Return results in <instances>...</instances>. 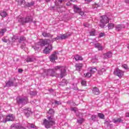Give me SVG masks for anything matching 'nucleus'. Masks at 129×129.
<instances>
[{
  "label": "nucleus",
  "instance_id": "nucleus-1",
  "mask_svg": "<svg viewBox=\"0 0 129 129\" xmlns=\"http://www.w3.org/2000/svg\"><path fill=\"white\" fill-rule=\"evenodd\" d=\"M51 40L50 39H45L40 40L38 42L36 43L34 46H32V48H34L35 51H39L40 47H44L46 45H48L47 47H45L43 50L44 54H49L51 51H52V44H50Z\"/></svg>",
  "mask_w": 129,
  "mask_h": 129
},
{
  "label": "nucleus",
  "instance_id": "nucleus-2",
  "mask_svg": "<svg viewBox=\"0 0 129 129\" xmlns=\"http://www.w3.org/2000/svg\"><path fill=\"white\" fill-rule=\"evenodd\" d=\"M60 71V78H63L64 76H66V69L65 67L61 66H57L54 67L53 69H50L47 70V73L48 76H52L54 77L56 75V71Z\"/></svg>",
  "mask_w": 129,
  "mask_h": 129
},
{
  "label": "nucleus",
  "instance_id": "nucleus-3",
  "mask_svg": "<svg viewBox=\"0 0 129 129\" xmlns=\"http://www.w3.org/2000/svg\"><path fill=\"white\" fill-rule=\"evenodd\" d=\"M43 124L46 128H50L55 124V118L54 116L51 115L47 117V119H45L43 120Z\"/></svg>",
  "mask_w": 129,
  "mask_h": 129
},
{
  "label": "nucleus",
  "instance_id": "nucleus-4",
  "mask_svg": "<svg viewBox=\"0 0 129 129\" xmlns=\"http://www.w3.org/2000/svg\"><path fill=\"white\" fill-rule=\"evenodd\" d=\"M17 103L20 105H26L29 102V99L27 97L18 96L16 98Z\"/></svg>",
  "mask_w": 129,
  "mask_h": 129
},
{
  "label": "nucleus",
  "instance_id": "nucleus-5",
  "mask_svg": "<svg viewBox=\"0 0 129 129\" xmlns=\"http://www.w3.org/2000/svg\"><path fill=\"white\" fill-rule=\"evenodd\" d=\"M19 23H21L22 25H25L26 23H31L33 22V17L27 16L25 18H20L18 20Z\"/></svg>",
  "mask_w": 129,
  "mask_h": 129
},
{
  "label": "nucleus",
  "instance_id": "nucleus-6",
  "mask_svg": "<svg viewBox=\"0 0 129 129\" xmlns=\"http://www.w3.org/2000/svg\"><path fill=\"white\" fill-rule=\"evenodd\" d=\"M100 23L99 26L101 28H104L105 27V24L109 23V20H108V17L106 16H103L101 17Z\"/></svg>",
  "mask_w": 129,
  "mask_h": 129
},
{
  "label": "nucleus",
  "instance_id": "nucleus-7",
  "mask_svg": "<svg viewBox=\"0 0 129 129\" xmlns=\"http://www.w3.org/2000/svg\"><path fill=\"white\" fill-rule=\"evenodd\" d=\"M113 74L118 76L119 78H121L123 76V72L119 69H116L113 72Z\"/></svg>",
  "mask_w": 129,
  "mask_h": 129
},
{
  "label": "nucleus",
  "instance_id": "nucleus-8",
  "mask_svg": "<svg viewBox=\"0 0 129 129\" xmlns=\"http://www.w3.org/2000/svg\"><path fill=\"white\" fill-rule=\"evenodd\" d=\"M12 86H18V83H16L15 81L9 80L6 84V87H12Z\"/></svg>",
  "mask_w": 129,
  "mask_h": 129
},
{
  "label": "nucleus",
  "instance_id": "nucleus-9",
  "mask_svg": "<svg viewBox=\"0 0 129 129\" xmlns=\"http://www.w3.org/2000/svg\"><path fill=\"white\" fill-rule=\"evenodd\" d=\"M58 54H59V53L56 51L53 52L51 56H49L50 61H51V62H54L55 60H57V59H58V56H57Z\"/></svg>",
  "mask_w": 129,
  "mask_h": 129
},
{
  "label": "nucleus",
  "instance_id": "nucleus-10",
  "mask_svg": "<svg viewBox=\"0 0 129 129\" xmlns=\"http://www.w3.org/2000/svg\"><path fill=\"white\" fill-rule=\"evenodd\" d=\"M112 57V52L111 51H108L103 55V59H109Z\"/></svg>",
  "mask_w": 129,
  "mask_h": 129
},
{
  "label": "nucleus",
  "instance_id": "nucleus-11",
  "mask_svg": "<svg viewBox=\"0 0 129 129\" xmlns=\"http://www.w3.org/2000/svg\"><path fill=\"white\" fill-rule=\"evenodd\" d=\"M25 126L29 129H38V126H36L35 124L33 123H27L25 124Z\"/></svg>",
  "mask_w": 129,
  "mask_h": 129
},
{
  "label": "nucleus",
  "instance_id": "nucleus-12",
  "mask_svg": "<svg viewBox=\"0 0 129 129\" xmlns=\"http://www.w3.org/2000/svg\"><path fill=\"white\" fill-rule=\"evenodd\" d=\"M6 122L7 121H13L15 119V116L13 114H9L8 115L6 116Z\"/></svg>",
  "mask_w": 129,
  "mask_h": 129
},
{
  "label": "nucleus",
  "instance_id": "nucleus-13",
  "mask_svg": "<svg viewBox=\"0 0 129 129\" xmlns=\"http://www.w3.org/2000/svg\"><path fill=\"white\" fill-rule=\"evenodd\" d=\"M12 128L15 129H26V127L23 126L22 125H19L18 124H15L12 125Z\"/></svg>",
  "mask_w": 129,
  "mask_h": 129
},
{
  "label": "nucleus",
  "instance_id": "nucleus-14",
  "mask_svg": "<svg viewBox=\"0 0 129 129\" xmlns=\"http://www.w3.org/2000/svg\"><path fill=\"white\" fill-rule=\"evenodd\" d=\"M68 37V36L66 34H60L59 35H57L56 37V40H64V39H67Z\"/></svg>",
  "mask_w": 129,
  "mask_h": 129
},
{
  "label": "nucleus",
  "instance_id": "nucleus-15",
  "mask_svg": "<svg viewBox=\"0 0 129 129\" xmlns=\"http://www.w3.org/2000/svg\"><path fill=\"white\" fill-rule=\"evenodd\" d=\"M92 92L93 94H95L96 95H99V93H100L99 89H98L97 87H94L92 89Z\"/></svg>",
  "mask_w": 129,
  "mask_h": 129
},
{
  "label": "nucleus",
  "instance_id": "nucleus-16",
  "mask_svg": "<svg viewBox=\"0 0 129 129\" xmlns=\"http://www.w3.org/2000/svg\"><path fill=\"white\" fill-rule=\"evenodd\" d=\"M42 36H43V37H45V38H52L53 37V35H51L50 33H47L46 32H44L42 33Z\"/></svg>",
  "mask_w": 129,
  "mask_h": 129
},
{
  "label": "nucleus",
  "instance_id": "nucleus-17",
  "mask_svg": "<svg viewBox=\"0 0 129 129\" xmlns=\"http://www.w3.org/2000/svg\"><path fill=\"white\" fill-rule=\"evenodd\" d=\"M75 67L76 68V70L80 71V70L82 69V67H83V64L82 63H77L75 65Z\"/></svg>",
  "mask_w": 129,
  "mask_h": 129
},
{
  "label": "nucleus",
  "instance_id": "nucleus-18",
  "mask_svg": "<svg viewBox=\"0 0 129 129\" xmlns=\"http://www.w3.org/2000/svg\"><path fill=\"white\" fill-rule=\"evenodd\" d=\"M123 28H124L123 25L119 24L115 26V30L116 31H117V32H119V31H120L121 29H123Z\"/></svg>",
  "mask_w": 129,
  "mask_h": 129
},
{
  "label": "nucleus",
  "instance_id": "nucleus-19",
  "mask_svg": "<svg viewBox=\"0 0 129 129\" xmlns=\"http://www.w3.org/2000/svg\"><path fill=\"white\" fill-rule=\"evenodd\" d=\"M24 113L27 117H29L30 116V115L31 114V109L28 108L27 109L24 110Z\"/></svg>",
  "mask_w": 129,
  "mask_h": 129
},
{
  "label": "nucleus",
  "instance_id": "nucleus-20",
  "mask_svg": "<svg viewBox=\"0 0 129 129\" xmlns=\"http://www.w3.org/2000/svg\"><path fill=\"white\" fill-rule=\"evenodd\" d=\"M112 121L114 123H120V122H122L123 121L121 118H118L117 119H113Z\"/></svg>",
  "mask_w": 129,
  "mask_h": 129
},
{
  "label": "nucleus",
  "instance_id": "nucleus-21",
  "mask_svg": "<svg viewBox=\"0 0 129 129\" xmlns=\"http://www.w3.org/2000/svg\"><path fill=\"white\" fill-rule=\"evenodd\" d=\"M67 83H68V82L66 80H62V81L60 83H59V86H65V85H67Z\"/></svg>",
  "mask_w": 129,
  "mask_h": 129
},
{
  "label": "nucleus",
  "instance_id": "nucleus-22",
  "mask_svg": "<svg viewBox=\"0 0 129 129\" xmlns=\"http://www.w3.org/2000/svg\"><path fill=\"white\" fill-rule=\"evenodd\" d=\"M94 46L95 48H97L99 51H102V46L100 43H96Z\"/></svg>",
  "mask_w": 129,
  "mask_h": 129
},
{
  "label": "nucleus",
  "instance_id": "nucleus-23",
  "mask_svg": "<svg viewBox=\"0 0 129 129\" xmlns=\"http://www.w3.org/2000/svg\"><path fill=\"white\" fill-rule=\"evenodd\" d=\"M74 58H75L76 61H79V60L82 61V60H83L82 56H81L78 54L75 55Z\"/></svg>",
  "mask_w": 129,
  "mask_h": 129
},
{
  "label": "nucleus",
  "instance_id": "nucleus-24",
  "mask_svg": "<svg viewBox=\"0 0 129 129\" xmlns=\"http://www.w3.org/2000/svg\"><path fill=\"white\" fill-rule=\"evenodd\" d=\"M0 120L2 122H7L6 116L3 114H0Z\"/></svg>",
  "mask_w": 129,
  "mask_h": 129
},
{
  "label": "nucleus",
  "instance_id": "nucleus-25",
  "mask_svg": "<svg viewBox=\"0 0 129 129\" xmlns=\"http://www.w3.org/2000/svg\"><path fill=\"white\" fill-rule=\"evenodd\" d=\"M81 9L77 6V5H74V11L75 13H78L79 12H80Z\"/></svg>",
  "mask_w": 129,
  "mask_h": 129
},
{
  "label": "nucleus",
  "instance_id": "nucleus-26",
  "mask_svg": "<svg viewBox=\"0 0 129 129\" xmlns=\"http://www.w3.org/2000/svg\"><path fill=\"white\" fill-rule=\"evenodd\" d=\"M36 59L34 57H28L26 58V62H34Z\"/></svg>",
  "mask_w": 129,
  "mask_h": 129
},
{
  "label": "nucleus",
  "instance_id": "nucleus-27",
  "mask_svg": "<svg viewBox=\"0 0 129 129\" xmlns=\"http://www.w3.org/2000/svg\"><path fill=\"white\" fill-rule=\"evenodd\" d=\"M105 71H106V70L105 69V68H103L100 69L98 71V73L100 75H102L103 74V72H105Z\"/></svg>",
  "mask_w": 129,
  "mask_h": 129
},
{
  "label": "nucleus",
  "instance_id": "nucleus-28",
  "mask_svg": "<svg viewBox=\"0 0 129 129\" xmlns=\"http://www.w3.org/2000/svg\"><path fill=\"white\" fill-rule=\"evenodd\" d=\"M41 76L45 78V77H47V76H49V75L48 74V70H45L44 72L42 74Z\"/></svg>",
  "mask_w": 129,
  "mask_h": 129
},
{
  "label": "nucleus",
  "instance_id": "nucleus-29",
  "mask_svg": "<svg viewBox=\"0 0 129 129\" xmlns=\"http://www.w3.org/2000/svg\"><path fill=\"white\" fill-rule=\"evenodd\" d=\"M107 27L108 30H112L114 28V24L113 23H108Z\"/></svg>",
  "mask_w": 129,
  "mask_h": 129
},
{
  "label": "nucleus",
  "instance_id": "nucleus-30",
  "mask_svg": "<svg viewBox=\"0 0 129 129\" xmlns=\"http://www.w3.org/2000/svg\"><path fill=\"white\" fill-rule=\"evenodd\" d=\"M47 113H48V114H50V115L54 116V113H55V111L54 110V109L50 108L47 111Z\"/></svg>",
  "mask_w": 129,
  "mask_h": 129
},
{
  "label": "nucleus",
  "instance_id": "nucleus-31",
  "mask_svg": "<svg viewBox=\"0 0 129 129\" xmlns=\"http://www.w3.org/2000/svg\"><path fill=\"white\" fill-rule=\"evenodd\" d=\"M26 40V37L24 36H21L19 39H18V42L19 43H22V42H24Z\"/></svg>",
  "mask_w": 129,
  "mask_h": 129
},
{
  "label": "nucleus",
  "instance_id": "nucleus-32",
  "mask_svg": "<svg viewBox=\"0 0 129 129\" xmlns=\"http://www.w3.org/2000/svg\"><path fill=\"white\" fill-rule=\"evenodd\" d=\"M6 32H7V29L6 28L2 29L0 30V36H4Z\"/></svg>",
  "mask_w": 129,
  "mask_h": 129
},
{
  "label": "nucleus",
  "instance_id": "nucleus-33",
  "mask_svg": "<svg viewBox=\"0 0 129 129\" xmlns=\"http://www.w3.org/2000/svg\"><path fill=\"white\" fill-rule=\"evenodd\" d=\"M34 5H35V2H34V1H32L30 3H28L25 4L26 6L28 7V8H30V7H32L33 6H34Z\"/></svg>",
  "mask_w": 129,
  "mask_h": 129
},
{
  "label": "nucleus",
  "instance_id": "nucleus-34",
  "mask_svg": "<svg viewBox=\"0 0 129 129\" xmlns=\"http://www.w3.org/2000/svg\"><path fill=\"white\" fill-rule=\"evenodd\" d=\"M97 71V69H96V68H91L90 70V72L91 73V74H93L95 72Z\"/></svg>",
  "mask_w": 129,
  "mask_h": 129
},
{
  "label": "nucleus",
  "instance_id": "nucleus-35",
  "mask_svg": "<svg viewBox=\"0 0 129 129\" xmlns=\"http://www.w3.org/2000/svg\"><path fill=\"white\" fill-rule=\"evenodd\" d=\"M12 42H16V41H17V40H19V36H14L12 38Z\"/></svg>",
  "mask_w": 129,
  "mask_h": 129
},
{
  "label": "nucleus",
  "instance_id": "nucleus-36",
  "mask_svg": "<svg viewBox=\"0 0 129 129\" xmlns=\"http://www.w3.org/2000/svg\"><path fill=\"white\" fill-rule=\"evenodd\" d=\"M25 4H26V1H25V0H20L18 2V4L19 5V6H22V5H25Z\"/></svg>",
  "mask_w": 129,
  "mask_h": 129
},
{
  "label": "nucleus",
  "instance_id": "nucleus-37",
  "mask_svg": "<svg viewBox=\"0 0 129 129\" xmlns=\"http://www.w3.org/2000/svg\"><path fill=\"white\" fill-rule=\"evenodd\" d=\"M0 15L1 17H2L3 18H6V17H7V12H3L0 13Z\"/></svg>",
  "mask_w": 129,
  "mask_h": 129
},
{
  "label": "nucleus",
  "instance_id": "nucleus-38",
  "mask_svg": "<svg viewBox=\"0 0 129 129\" xmlns=\"http://www.w3.org/2000/svg\"><path fill=\"white\" fill-rule=\"evenodd\" d=\"M98 117H99L100 118H101L102 119H104V115L101 113H99L98 114Z\"/></svg>",
  "mask_w": 129,
  "mask_h": 129
},
{
  "label": "nucleus",
  "instance_id": "nucleus-39",
  "mask_svg": "<svg viewBox=\"0 0 129 129\" xmlns=\"http://www.w3.org/2000/svg\"><path fill=\"white\" fill-rule=\"evenodd\" d=\"M96 115H92L91 117V120H92V121H95L96 119Z\"/></svg>",
  "mask_w": 129,
  "mask_h": 129
},
{
  "label": "nucleus",
  "instance_id": "nucleus-40",
  "mask_svg": "<svg viewBox=\"0 0 129 129\" xmlns=\"http://www.w3.org/2000/svg\"><path fill=\"white\" fill-rule=\"evenodd\" d=\"M90 36H95V30L93 29L90 32Z\"/></svg>",
  "mask_w": 129,
  "mask_h": 129
},
{
  "label": "nucleus",
  "instance_id": "nucleus-41",
  "mask_svg": "<svg viewBox=\"0 0 129 129\" xmlns=\"http://www.w3.org/2000/svg\"><path fill=\"white\" fill-rule=\"evenodd\" d=\"M83 121H84V119L83 118H80V119L77 120V122L80 124H81Z\"/></svg>",
  "mask_w": 129,
  "mask_h": 129
},
{
  "label": "nucleus",
  "instance_id": "nucleus-42",
  "mask_svg": "<svg viewBox=\"0 0 129 129\" xmlns=\"http://www.w3.org/2000/svg\"><path fill=\"white\" fill-rule=\"evenodd\" d=\"M81 85L82 86H86L87 84H86V81L85 80H82L81 81Z\"/></svg>",
  "mask_w": 129,
  "mask_h": 129
},
{
  "label": "nucleus",
  "instance_id": "nucleus-43",
  "mask_svg": "<svg viewBox=\"0 0 129 129\" xmlns=\"http://www.w3.org/2000/svg\"><path fill=\"white\" fill-rule=\"evenodd\" d=\"M54 104L55 105H60V104H61V102L57 100H54Z\"/></svg>",
  "mask_w": 129,
  "mask_h": 129
},
{
  "label": "nucleus",
  "instance_id": "nucleus-44",
  "mask_svg": "<svg viewBox=\"0 0 129 129\" xmlns=\"http://www.w3.org/2000/svg\"><path fill=\"white\" fill-rule=\"evenodd\" d=\"M84 75L86 76V77L89 78L91 76V73H87L86 75L85 74Z\"/></svg>",
  "mask_w": 129,
  "mask_h": 129
},
{
  "label": "nucleus",
  "instance_id": "nucleus-45",
  "mask_svg": "<svg viewBox=\"0 0 129 129\" xmlns=\"http://www.w3.org/2000/svg\"><path fill=\"white\" fill-rule=\"evenodd\" d=\"M104 36H105V33H104L101 32L99 34V38H102V37H104Z\"/></svg>",
  "mask_w": 129,
  "mask_h": 129
},
{
  "label": "nucleus",
  "instance_id": "nucleus-46",
  "mask_svg": "<svg viewBox=\"0 0 129 129\" xmlns=\"http://www.w3.org/2000/svg\"><path fill=\"white\" fill-rule=\"evenodd\" d=\"M122 67L123 68H124V69H125V70H127L128 69V67H127V65L126 64H123Z\"/></svg>",
  "mask_w": 129,
  "mask_h": 129
},
{
  "label": "nucleus",
  "instance_id": "nucleus-47",
  "mask_svg": "<svg viewBox=\"0 0 129 129\" xmlns=\"http://www.w3.org/2000/svg\"><path fill=\"white\" fill-rule=\"evenodd\" d=\"M37 95V93L35 92L31 91L30 92V95H32L33 96H34L35 95Z\"/></svg>",
  "mask_w": 129,
  "mask_h": 129
},
{
  "label": "nucleus",
  "instance_id": "nucleus-48",
  "mask_svg": "<svg viewBox=\"0 0 129 129\" xmlns=\"http://www.w3.org/2000/svg\"><path fill=\"white\" fill-rule=\"evenodd\" d=\"M105 124H107L108 127L109 126V127H112V124L109 123L108 122H106Z\"/></svg>",
  "mask_w": 129,
  "mask_h": 129
},
{
  "label": "nucleus",
  "instance_id": "nucleus-49",
  "mask_svg": "<svg viewBox=\"0 0 129 129\" xmlns=\"http://www.w3.org/2000/svg\"><path fill=\"white\" fill-rule=\"evenodd\" d=\"M79 15H80V16H84V12L82 11L81 10H80V12H78Z\"/></svg>",
  "mask_w": 129,
  "mask_h": 129
},
{
  "label": "nucleus",
  "instance_id": "nucleus-50",
  "mask_svg": "<svg viewBox=\"0 0 129 129\" xmlns=\"http://www.w3.org/2000/svg\"><path fill=\"white\" fill-rule=\"evenodd\" d=\"M2 41L3 42H4V43H8V40L7 39H6V38H5V37H3L2 38Z\"/></svg>",
  "mask_w": 129,
  "mask_h": 129
},
{
  "label": "nucleus",
  "instance_id": "nucleus-51",
  "mask_svg": "<svg viewBox=\"0 0 129 129\" xmlns=\"http://www.w3.org/2000/svg\"><path fill=\"white\" fill-rule=\"evenodd\" d=\"M58 40L57 39V38L55 37V38H53L51 40V42H52L53 43V42H55V41H57Z\"/></svg>",
  "mask_w": 129,
  "mask_h": 129
},
{
  "label": "nucleus",
  "instance_id": "nucleus-52",
  "mask_svg": "<svg viewBox=\"0 0 129 129\" xmlns=\"http://www.w3.org/2000/svg\"><path fill=\"white\" fill-rule=\"evenodd\" d=\"M72 110L73 111H76V108H75V107L72 108Z\"/></svg>",
  "mask_w": 129,
  "mask_h": 129
},
{
  "label": "nucleus",
  "instance_id": "nucleus-53",
  "mask_svg": "<svg viewBox=\"0 0 129 129\" xmlns=\"http://www.w3.org/2000/svg\"><path fill=\"white\" fill-rule=\"evenodd\" d=\"M23 71V70L19 69L18 70V72H19V73H22V72Z\"/></svg>",
  "mask_w": 129,
  "mask_h": 129
},
{
  "label": "nucleus",
  "instance_id": "nucleus-54",
  "mask_svg": "<svg viewBox=\"0 0 129 129\" xmlns=\"http://www.w3.org/2000/svg\"><path fill=\"white\" fill-rule=\"evenodd\" d=\"M94 7V8H96V9H97V8H98L99 6L97 4H95Z\"/></svg>",
  "mask_w": 129,
  "mask_h": 129
},
{
  "label": "nucleus",
  "instance_id": "nucleus-55",
  "mask_svg": "<svg viewBox=\"0 0 129 129\" xmlns=\"http://www.w3.org/2000/svg\"><path fill=\"white\" fill-rule=\"evenodd\" d=\"M85 2H87L88 3H90L92 2V0H84Z\"/></svg>",
  "mask_w": 129,
  "mask_h": 129
},
{
  "label": "nucleus",
  "instance_id": "nucleus-56",
  "mask_svg": "<svg viewBox=\"0 0 129 129\" xmlns=\"http://www.w3.org/2000/svg\"><path fill=\"white\" fill-rule=\"evenodd\" d=\"M124 3L126 4H129V0H124Z\"/></svg>",
  "mask_w": 129,
  "mask_h": 129
},
{
  "label": "nucleus",
  "instance_id": "nucleus-57",
  "mask_svg": "<svg viewBox=\"0 0 129 129\" xmlns=\"http://www.w3.org/2000/svg\"><path fill=\"white\" fill-rule=\"evenodd\" d=\"M21 49H24V48H25V45H22V46H21Z\"/></svg>",
  "mask_w": 129,
  "mask_h": 129
},
{
  "label": "nucleus",
  "instance_id": "nucleus-58",
  "mask_svg": "<svg viewBox=\"0 0 129 129\" xmlns=\"http://www.w3.org/2000/svg\"><path fill=\"white\" fill-rule=\"evenodd\" d=\"M51 10H55V7H51Z\"/></svg>",
  "mask_w": 129,
  "mask_h": 129
},
{
  "label": "nucleus",
  "instance_id": "nucleus-59",
  "mask_svg": "<svg viewBox=\"0 0 129 129\" xmlns=\"http://www.w3.org/2000/svg\"><path fill=\"white\" fill-rule=\"evenodd\" d=\"M71 2H73V3H74L75 2H76V0H70Z\"/></svg>",
  "mask_w": 129,
  "mask_h": 129
},
{
  "label": "nucleus",
  "instance_id": "nucleus-60",
  "mask_svg": "<svg viewBox=\"0 0 129 129\" xmlns=\"http://www.w3.org/2000/svg\"><path fill=\"white\" fill-rule=\"evenodd\" d=\"M49 91L50 92H53V90H52V89H50V90H49Z\"/></svg>",
  "mask_w": 129,
  "mask_h": 129
},
{
  "label": "nucleus",
  "instance_id": "nucleus-61",
  "mask_svg": "<svg viewBox=\"0 0 129 129\" xmlns=\"http://www.w3.org/2000/svg\"><path fill=\"white\" fill-rule=\"evenodd\" d=\"M50 1H51V0H45L46 3H49V2H50Z\"/></svg>",
  "mask_w": 129,
  "mask_h": 129
},
{
  "label": "nucleus",
  "instance_id": "nucleus-62",
  "mask_svg": "<svg viewBox=\"0 0 129 129\" xmlns=\"http://www.w3.org/2000/svg\"><path fill=\"white\" fill-rule=\"evenodd\" d=\"M63 1H64V0H58V2H59L60 3H62V2H63Z\"/></svg>",
  "mask_w": 129,
  "mask_h": 129
},
{
  "label": "nucleus",
  "instance_id": "nucleus-63",
  "mask_svg": "<svg viewBox=\"0 0 129 129\" xmlns=\"http://www.w3.org/2000/svg\"><path fill=\"white\" fill-rule=\"evenodd\" d=\"M84 27H87V25L86 24H84Z\"/></svg>",
  "mask_w": 129,
  "mask_h": 129
},
{
  "label": "nucleus",
  "instance_id": "nucleus-64",
  "mask_svg": "<svg viewBox=\"0 0 129 129\" xmlns=\"http://www.w3.org/2000/svg\"><path fill=\"white\" fill-rule=\"evenodd\" d=\"M126 116H128V117H129V113H127V114L126 115Z\"/></svg>",
  "mask_w": 129,
  "mask_h": 129
}]
</instances>
